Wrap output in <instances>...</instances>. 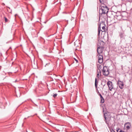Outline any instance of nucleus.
Returning <instances> with one entry per match:
<instances>
[{
    "label": "nucleus",
    "instance_id": "nucleus-1",
    "mask_svg": "<svg viewBox=\"0 0 132 132\" xmlns=\"http://www.w3.org/2000/svg\"><path fill=\"white\" fill-rule=\"evenodd\" d=\"M108 11V7L104 4H102L99 7V14H105L107 13Z\"/></svg>",
    "mask_w": 132,
    "mask_h": 132
},
{
    "label": "nucleus",
    "instance_id": "nucleus-2",
    "mask_svg": "<svg viewBox=\"0 0 132 132\" xmlns=\"http://www.w3.org/2000/svg\"><path fill=\"white\" fill-rule=\"evenodd\" d=\"M112 113L108 112L107 113H106L105 114L104 113L105 121L108 125L109 124L110 121L111 120V118L112 117L111 114Z\"/></svg>",
    "mask_w": 132,
    "mask_h": 132
},
{
    "label": "nucleus",
    "instance_id": "nucleus-3",
    "mask_svg": "<svg viewBox=\"0 0 132 132\" xmlns=\"http://www.w3.org/2000/svg\"><path fill=\"white\" fill-rule=\"evenodd\" d=\"M107 85L108 86L110 91L114 90L115 91L116 88L114 87L112 82L109 81L107 82Z\"/></svg>",
    "mask_w": 132,
    "mask_h": 132
},
{
    "label": "nucleus",
    "instance_id": "nucleus-4",
    "mask_svg": "<svg viewBox=\"0 0 132 132\" xmlns=\"http://www.w3.org/2000/svg\"><path fill=\"white\" fill-rule=\"evenodd\" d=\"M102 71V73L104 76H107L109 74V69L106 66H104L103 67Z\"/></svg>",
    "mask_w": 132,
    "mask_h": 132
},
{
    "label": "nucleus",
    "instance_id": "nucleus-5",
    "mask_svg": "<svg viewBox=\"0 0 132 132\" xmlns=\"http://www.w3.org/2000/svg\"><path fill=\"white\" fill-rule=\"evenodd\" d=\"M131 125L130 123L129 122H127L124 124V128L126 130L127 132H128V131L131 129Z\"/></svg>",
    "mask_w": 132,
    "mask_h": 132
},
{
    "label": "nucleus",
    "instance_id": "nucleus-6",
    "mask_svg": "<svg viewBox=\"0 0 132 132\" xmlns=\"http://www.w3.org/2000/svg\"><path fill=\"white\" fill-rule=\"evenodd\" d=\"M114 20L116 19L117 20H120L122 18L121 14L119 12L116 13V14L114 16Z\"/></svg>",
    "mask_w": 132,
    "mask_h": 132
},
{
    "label": "nucleus",
    "instance_id": "nucleus-7",
    "mask_svg": "<svg viewBox=\"0 0 132 132\" xmlns=\"http://www.w3.org/2000/svg\"><path fill=\"white\" fill-rule=\"evenodd\" d=\"M117 84L119 86L120 89H122L124 88V85L123 81H121L120 80H118Z\"/></svg>",
    "mask_w": 132,
    "mask_h": 132
},
{
    "label": "nucleus",
    "instance_id": "nucleus-8",
    "mask_svg": "<svg viewBox=\"0 0 132 132\" xmlns=\"http://www.w3.org/2000/svg\"><path fill=\"white\" fill-rule=\"evenodd\" d=\"M103 47H97V52L98 55L101 54L103 52Z\"/></svg>",
    "mask_w": 132,
    "mask_h": 132
},
{
    "label": "nucleus",
    "instance_id": "nucleus-9",
    "mask_svg": "<svg viewBox=\"0 0 132 132\" xmlns=\"http://www.w3.org/2000/svg\"><path fill=\"white\" fill-rule=\"evenodd\" d=\"M103 61V56L101 54L99 55L98 61V62L100 63H102Z\"/></svg>",
    "mask_w": 132,
    "mask_h": 132
},
{
    "label": "nucleus",
    "instance_id": "nucleus-10",
    "mask_svg": "<svg viewBox=\"0 0 132 132\" xmlns=\"http://www.w3.org/2000/svg\"><path fill=\"white\" fill-rule=\"evenodd\" d=\"M97 68L99 70V71L100 72V74H101V72L100 70L103 67V68L104 67L103 65H102L98 64L97 65Z\"/></svg>",
    "mask_w": 132,
    "mask_h": 132
},
{
    "label": "nucleus",
    "instance_id": "nucleus-11",
    "mask_svg": "<svg viewBox=\"0 0 132 132\" xmlns=\"http://www.w3.org/2000/svg\"><path fill=\"white\" fill-rule=\"evenodd\" d=\"M102 25L103 26L102 27V30H101V31L103 32H104L105 31V24L102 23L100 24V26H101Z\"/></svg>",
    "mask_w": 132,
    "mask_h": 132
},
{
    "label": "nucleus",
    "instance_id": "nucleus-12",
    "mask_svg": "<svg viewBox=\"0 0 132 132\" xmlns=\"http://www.w3.org/2000/svg\"><path fill=\"white\" fill-rule=\"evenodd\" d=\"M98 81L97 82V79L96 78H95V86L96 88H97V84Z\"/></svg>",
    "mask_w": 132,
    "mask_h": 132
},
{
    "label": "nucleus",
    "instance_id": "nucleus-13",
    "mask_svg": "<svg viewBox=\"0 0 132 132\" xmlns=\"http://www.w3.org/2000/svg\"><path fill=\"white\" fill-rule=\"evenodd\" d=\"M98 36H99L100 35V32L101 31V28H100V26L98 27Z\"/></svg>",
    "mask_w": 132,
    "mask_h": 132
},
{
    "label": "nucleus",
    "instance_id": "nucleus-14",
    "mask_svg": "<svg viewBox=\"0 0 132 132\" xmlns=\"http://www.w3.org/2000/svg\"><path fill=\"white\" fill-rule=\"evenodd\" d=\"M116 131L117 132H124L123 131L119 129L118 128H117L116 129Z\"/></svg>",
    "mask_w": 132,
    "mask_h": 132
},
{
    "label": "nucleus",
    "instance_id": "nucleus-15",
    "mask_svg": "<svg viewBox=\"0 0 132 132\" xmlns=\"http://www.w3.org/2000/svg\"><path fill=\"white\" fill-rule=\"evenodd\" d=\"M100 102L101 103H104V99L103 97L101 98Z\"/></svg>",
    "mask_w": 132,
    "mask_h": 132
},
{
    "label": "nucleus",
    "instance_id": "nucleus-16",
    "mask_svg": "<svg viewBox=\"0 0 132 132\" xmlns=\"http://www.w3.org/2000/svg\"><path fill=\"white\" fill-rule=\"evenodd\" d=\"M5 21V22H7L8 21V20L5 17H4Z\"/></svg>",
    "mask_w": 132,
    "mask_h": 132
},
{
    "label": "nucleus",
    "instance_id": "nucleus-17",
    "mask_svg": "<svg viewBox=\"0 0 132 132\" xmlns=\"http://www.w3.org/2000/svg\"><path fill=\"white\" fill-rule=\"evenodd\" d=\"M57 95V94L56 93L54 94L53 95V96L55 98Z\"/></svg>",
    "mask_w": 132,
    "mask_h": 132
},
{
    "label": "nucleus",
    "instance_id": "nucleus-18",
    "mask_svg": "<svg viewBox=\"0 0 132 132\" xmlns=\"http://www.w3.org/2000/svg\"><path fill=\"white\" fill-rule=\"evenodd\" d=\"M74 59L75 60V61L76 62V63H78V60H77L75 58H74Z\"/></svg>",
    "mask_w": 132,
    "mask_h": 132
},
{
    "label": "nucleus",
    "instance_id": "nucleus-19",
    "mask_svg": "<svg viewBox=\"0 0 132 132\" xmlns=\"http://www.w3.org/2000/svg\"><path fill=\"white\" fill-rule=\"evenodd\" d=\"M99 95L100 96V98L103 97L101 94Z\"/></svg>",
    "mask_w": 132,
    "mask_h": 132
},
{
    "label": "nucleus",
    "instance_id": "nucleus-20",
    "mask_svg": "<svg viewBox=\"0 0 132 132\" xmlns=\"http://www.w3.org/2000/svg\"><path fill=\"white\" fill-rule=\"evenodd\" d=\"M97 93L98 95L101 94L98 91L97 92Z\"/></svg>",
    "mask_w": 132,
    "mask_h": 132
},
{
    "label": "nucleus",
    "instance_id": "nucleus-21",
    "mask_svg": "<svg viewBox=\"0 0 132 132\" xmlns=\"http://www.w3.org/2000/svg\"><path fill=\"white\" fill-rule=\"evenodd\" d=\"M99 74L101 75V74H100V72H99L97 74V77H98L99 76Z\"/></svg>",
    "mask_w": 132,
    "mask_h": 132
},
{
    "label": "nucleus",
    "instance_id": "nucleus-22",
    "mask_svg": "<svg viewBox=\"0 0 132 132\" xmlns=\"http://www.w3.org/2000/svg\"><path fill=\"white\" fill-rule=\"evenodd\" d=\"M111 132H115L114 130H112L111 131Z\"/></svg>",
    "mask_w": 132,
    "mask_h": 132
},
{
    "label": "nucleus",
    "instance_id": "nucleus-23",
    "mask_svg": "<svg viewBox=\"0 0 132 132\" xmlns=\"http://www.w3.org/2000/svg\"><path fill=\"white\" fill-rule=\"evenodd\" d=\"M103 0H100V1L101 3L102 2H103Z\"/></svg>",
    "mask_w": 132,
    "mask_h": 132
},
{
    "label": "nucleus",
    "instance_id": "nucleus-24",
    "mask_svg": "<svg viewBox=\"0 0 132 132\" xmlns=\"http://www.w3.org/2000/svg\"><path fill=\"white\" fill-rule=\"evenodd\" d=\"M103 112H104V108H103Z\"/></svg>",
    "mask_w": 132,
    "mask_h": 132
},
{
    "label": "nucleus",
    "instance_id": "nucleus-25",
    "mask_svg": "<svg viewBox=\"0 0 132 132\" xmlns=\"http://www.w3.org/2000/svg\"><path fill=\"white\" fill-rule=\"evenodd\" d=\"M105 84H104V85H103V86L104 87V86L105 85Z\"/></svg>",
    "mask_w": 132,
    "mask_h": 132
},
{
    "label": "nucleus",
    "instance_id": "nucleus-26",
    "mask_svg": "<svg viewBox=\"0 0 132 132\" xmlns=\"http://www.w3.org/2000/svg\"><path fill=\"white\" fill-rule=\"evenodd\" d=\"M8 8H9V9H10V7H8Z\"/></svg>",
    "mask_w": 132,
    "mask_h": 132
},
{
    "label": "nucleus",
    "instance_id": "nucleus-27",
    "mask_svg": "<svg viewBox=\"0 0 132 132\" xmlns=\"http://www.w3.org/2000/svg\"><path fill=\"white\" fill-rule=\"evenodd\" d=\"M75 44H76V42H75V43H74V44H75Z\"/></svg>",
    "mask_w": 132,
    "mask_h": 132
},
{
    "label": "nucleus",
    "instance_id": "nucleus-28",
    "mask_svg": "<svg viewBox=\"0 0 132 132\" xmlns=\"http://www.w3.org/2000/svg\"><path fill=\"white\" fill-rule=\"evenodd\" d=\"M5 5V4H3V5Z\"/></svg>",
    "mask_w": 132,
    "mask_h": 132
},
{
    "label": "nucleus",
    "instance_id": "nucleus-29",
    "mask_svg": "<svg viewBox=\"0 0 132 132\" xmlns=\"http://www.w3.org/2000/svg\"><path fill=\"white\" fill-rule=\"evenodd\" d=\"M5 5V4H3V5Z\"/></svg>",
    "mask_w": 132,
    "mask_h": 132
}]
</instances>
